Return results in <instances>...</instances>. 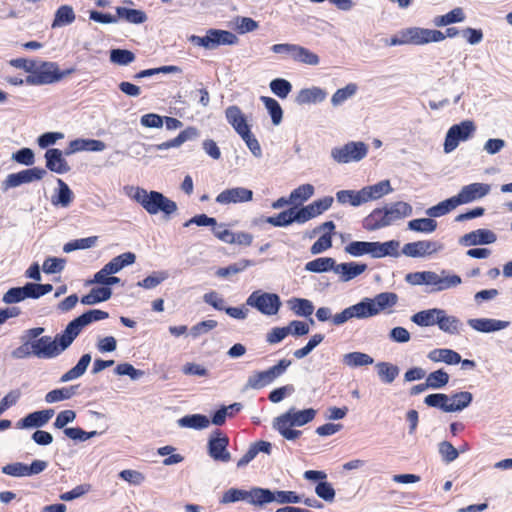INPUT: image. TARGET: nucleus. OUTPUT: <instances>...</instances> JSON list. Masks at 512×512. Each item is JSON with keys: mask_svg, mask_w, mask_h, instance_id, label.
<instances>
[{"mask_svg": "<svg viewBox=\"0 0 512 512\" xmlns=\"http://www.w3.org/2000/svg\"><path fill=\"white\" fill-rule=\"evenodd\" d=\"M398 299L394 292H382L373 298L364 297L334 315L329 307H320L316 311V317L320 322L330 321L334 326H341L352 319L365 320L381 313H391Z\"/></svg>", "mask_w": 512, "mask_h": 512, "instance_id": "1", "label": "nucleus"}, {"mask_svg": "<svg viewBox=\"0 0 512 512\" xmlns=\"http://www.w3.org/2000/svg\"><path fill=\"white\" fill-rule=\"evenodd\" d=\"M125 193L150 215L162 213L166 219H170L178 210L175 201L158 191H148L138 186H127Z\"/></svg>", "mask_w": 512, "mask_h": 512, "instance_id": "2", "label": "nucleus"}, {"mask_svg": "<svg viewBox=\"0 0 512 512\" xmlns=\"http://www.w3.org/2000/svg\"><path fill=\"white\" fill-rule=\"evenodd\" d=\"M315 416L316 410L313 408L304 410H296L295 408H291L287 412L274 419L273 427L286 440H296L302 432L293 429V427L304 426L305 424L311 422Z\"/></svg>", "mask_w": 512, "mask_h": 512, "instance_id": "3", "label": "nucleus"}, {"mask_svg": "<svg viewBox=\"0 0 512 512\" xmlns=\"http://www.w3.org/2000/svg\"><path fill=\"white\" fill-rule=\"evenodd\" d=\"M73 340L65 329L54 338L51 336H42L31 342L32 352L39 359H54L61 355L71 344Z\"/></svg>", "mask_w": 512, "mask_h": 512, "instance_id": "4", "label": "nucleus"}, {"mask_svg": "<svg viewBox=\"0 0 512 512\" xmlns=\"http://www.w3.org/2000/svg\"><path fill=\"white\" fill-rule=\"evenodd\" d=\"M412 213V206L403 201L392 203L383 209H375L369 216V219L374 220V223L368 229L377 230L390 226L398 220L411 216Z\"/></svg>", "mask_w": 512, "mask_h": 512, "instance_id": "5", "label": "nucleus"}, {"mask_svg": "<svg viewBox=\"0 0 512 512\" xmlns=\"http://www.w3.org/2000/svg\"><path fill=\"white\" fill-rule=\"evenodd\" d=\"M74 71V68L60 71L58 64L55 62H36L33 74L28 75L25 78V82L32 86L48 85L59 82L64 77L74 73Z\"/></svg>", "mask_w": 512, "mask_h": 512, "instance_id": "6", "label": "nucleus"}, {"mask_svg": "<svg viewBox=\"0 0 512 512\" xmlns=\"http://www.w3.org/2000/svg\"><path fill=\"white\" fill-rule=\"evenodd\" d=\"M188 40L206 50H215L219 46H233L239 42L238 37L231 31L221 29H208L205 36L191 35Z\"/></svg>", "mask_w": 512, "mask_h": 512, "instance_id": "7", "label": "nucleus"}, {"mask_svg": "<svg viewBox=\"0 0 512 512\" xmlns=\"http://www.w3.org/2000/svg\"><path fill=\"white\" fill-rule=\"evenodd\" d=\"M476 132V125L471 120H464L458 124L452 125L446 132L443 151L450 154L457 149L461 142L471 139Z\"/></svg>", "mask_w": 512, "mask_h": 512, "instance_id": "8", "label": "nucleus"}, {"mask_svg": "<svg viewBox=\"0 0 512 512\" xmlns=\"http://www.w3.org/2000/svg\"><path fill=\"white\" fill-rule=\"evenodd\" d=\"M368 154V145L362 141H350L331 149L330 156L338 164L359 162Z\"/></svg>", "mask_w": 512, "mask_h": 512, "instance_id": "9", "label": "nucleus"}, {"mask_svg": "<svg viewBox=\"0 0 512 512\" xmlns=\"http://www.w3.org/2000/svg\"><path fill=\"white\" fill-rule=\"evenodd\" d=\"M290 365V360L282 359L278 362V364L270 367L265 371L253 373L248 377L245 388L258 390L269 385L276 378L281 376Z\"/></svg>", "mask_w": 512, "mask_h": 512, "instance_id": "10", "label": "nucleus"}, {"mask_svg": "<svg viewBox=\"0 0 512 512\" xmlns=\"http://www.w3.org/2000/svg\"><path fill=\"white\" fill-rule=\"evenodd\" d=\"M246 304L267 316L277 314L281 307V301L277 294L261 290L252 292L247 298Z\"/></svg>", "mask_w": 512, "mask_h": 512, "instance_id": "11", "label": "nucleus"}, {"mask_svg": "<svg viewBox=\"0 0 512 512\" xmlns=\"http://www.w3.org/2000/svg\"><path fill=\"white\" fill-rule=\"evenodd\" d=\"M443 248V244L437 241L420 240L405 244L401 253L407 257L424 258L438 253Z\"/></svg>", "mask_w": 512, "mask_h": 512, "instance_id": "12", "label": "nucleus"}, {"mask_svg": "<svg viewBox=\"0 0 512 512\" xmlns=\"http://www.w3.org/2000/svg\"><path fill=\"white\" fill-rule=\"evenodd\" d=\"M109 317V314L105 311L93 309L89 310L79 317L72 320L67 326L66 330L74 341L80 334L81 330L92 322L104 320Z\"/></svg>", "mask_w": 512, "mask_h": 512, "instance_id": "13", "label": "nucleus"}, {"mask_svg": "<svg viewBox=\"0 0 512 512\" xmlns=\"http://www.w3.org/2000/svg\"><path fill=\"white\" fill-rule=\"evenodd\" d=\"M238 501H245L251 506L258 508L259 487H252L249 490L230 488L224 492L220 500L222 504L235 503Z\"/></svg>", "mask_w": 512, "mask_h": 512, "instance_id": "14", "label": "nucleus"}, {"mask_svg": "<svg viewBox=\"0 0 512 512\" xmlns=\"http://www.w3.org/2000/svg\"><path fill=\"white\" fill-rule=\"evenodd\" d=\"M491 186L486 183H471L461 188L460 192L455 195L459 205L471 203L477 199H481L488 195Z\"/></svg>", "mask_w": 512, "mask_h": 512, "instance_id": "15", "label": "nucleus"}, {"mask_svg": "<svg viewBox=\"0 0 512 512\" xmlns=\"http://www.w3.org/2000/svg\"><path fill=\"white\" fill-rule=\"evenodd\" d=\"M46 171L42 168L34 167L22 170L18 173L9 174L4 182L5 188H15L22 184L31 183L44 177Z\"/></svg>", "mask_w": 512, "mask_h": 512, "instance_id": "16", "label": "nucleus"}, {"mask_svg": "<svg viewBox=\"0 0 512 512\" xmlns=\"http://www.w3.org/2000/svg\"><path fill=\"white\" fill-rule=\"evenodd\" d=\"M229 439L227 436L217 433L216 436L210 437L208 441V454L218 462L227 463L231 460V454L227 450Z\"/></svg>", "mask_w": 512, "mask_h": 512, "instance_id": "17", "label": "nucleus"}, {"mask_svg": "<svg viewBox=\"0 0 512 512\" xmlns=\"http://www.w3.org/2000/svg\"><path fill=\"white\" fill-rule=\"evenodd\" d=\"M253 199V191L244 187H234L223 190L216 197L221 205L249 202Z\"/></svg>", "mask_w": 512, "mask_h": 512, "instance_id": "18", "label": "nucleus"}, {"mask_svg": "<svg viewBox=\"0 0 512 512\" xmlns=\"http://www.w3.org/2000/svg\"><path fill=\"white\" fill-rule=\"evenodd\" d=\"M467 324L471 329L480 333H494L510 326L509 321L494 318H470Z\"/></svg>", "mask_w": 512, "mask_h": 512, "instance_id": "19", "label": "nucleus"}, {"mask_svg": "<svg viewBox=\"0 0 512 512\" xmlns=\"http://www.w3.org/2000/svg\"><path fill=\"white\" fill-rule=\"evenodd\" d=\"M497 235L489 229H477L464 234L459 239V243L463 246L488 245L496 242Z\"/></svg>", "mask_w": 512, "mask_h": 512, "instance_id": "20", "label": "nucleus"}, {"mask_svg": "<svg viewBox=\"0 0 512 512\" xmlns=\"http://www.w3.org/2000/svg\"><path fill=\"white\" fill-rule=\"evenodd\" d=\"M53 415V409L35 411L20 419L17 422L16 427L18 429L40 428L45 426Z\"/></svg>", "mask_w": 512, "mask_h": 512, "instance_id": "21", "label": "nucleus"}, {"mask_svg": "<svg viewBox=\"0 0 512 512\" xmlns=\"http://www.w3.org/2000/svg\"><path fill=\"white\" fill-rule=\"evenodd\" d=\"M437 326L440 331L452 336L460 335L464 330L463 322L458 317L449 315L444 309L440 313Z\"/></svg>", "mask_w": 512, "mask_h": 512, "instance_id": "22", "label": "nucleus"}, {"mask_svg": "<svg viewBox=\"0 0 512 512\" xmlns=\"http://www.w3.org/2000/svg\"><path fill=\"white\" fill-rule=\"evenodd\" d=\"M327 97V92L318 86L301 89L296 97L295 102L298 105H311L323 102Z\"/></svg>", "mask_w": 512, "mask_h": 512, "instance_id": "23", "label": "nucleus"}, {"mask_svg": "<svg viewBox=\"0 0 512 512\" xmlns=\"http://www.w3.org/2000/svg\"><path fill=\"white\" fill-rule=\"evenodd\" d=\"M106 149V144L103 141L95 139L78 138L69 143L66 155H71L81 151L101 152Z\"/></svg>", "mask_w": 512, "mask_h": 512, "instance_id": "24", "label": "nucleus"}, {"mask_svg": "<svg viewBox=\"0 0 512 512\" xmlns=\"http://www.w3.org/2000/svg\"><path fill=\"white\" fill-rule=\"evenodd\" d=\"M367 265L364 263L348 262L336 264L334 273L337 274L342 282H348L364 273Z\"/></svg>", "mask_w": 512, "mask_h": 512, "instance_id": "25", "label": "nucleus"}, {"mask_svg": "<svg viewBox=\"0 0 512 512\" xmlns=\"http://www.w3.org/2000/svg\"><path fill=\"white\" fill-rule=\"evenodd\" d=\"M45 159L46 167L52 172L65 174L70 170V166L63 158V153L59 149H48L45 153Z\"/></svg>", "mask_w": 512, "mask_h": 512, "instance_id": "26", "label": "nucleus"}, {"mask_svg": "<svg viewBox=\"0 0 512 512\" xmlns=\"http://www.w3.org/2000/svg\"><path fill=\"white\" fill-rule=\"evenodd\" d=\"M225 115L228 123L240 136L249 132L250 127L247 119L238 106H229L225 111Z\"/></svg>", "mask_w": 512, "mask_h": 512, "instance_id": "27", "label": "nucleus"}, {"mask_svg": "<svg viewBox=\"0 0 512 512\" xmlns=\"http://www.w3.org/2000/svg\"><path fill=\"white\" fill-rule=\"evenodd\" d=\"M393 192V188L389 180H382L376 184L365 186L362 188V194L365 203L382 198Z\"/></svg>", "mask_w": 512, "mask_h": 512, "instance_id": "28", "label": "nucleus"}, {"mask_svg": "<svg viewBox=\"0 0 512 512\" xmlns=\"http://www.w3.org/2000/svg\"><path fill=\"white\" fill-rule=\"evenodd\" d=\"M427 358L434 362H443L448 365H456L461 362V356L458 352L448 348H436L427 354Z\"/></svg>", "mask_w": 512, "mask_h": 512, "instance_id": "29", "label": "nucleus"}, {"mask_svg": "<svg viewBox=\"0 0 512 512\" xmlns=\"http://www.w3.org/2000/svg\"><path fill=\"white\" fill-rule=\"evenodd\" d=\"M344 251L353 257L369 255L376 258V242L352 241L345 246Z\"/></svg>", "mask_w": 512, "mask_h": 512, "instance_id": "30", "label": "nucleus"}, {"mask_svg": "<svg viewBox=\"0 0 512 512\" xmlns=\"http://www.w3.org/2000/svg\"><path fill=\"white\" fill-rule=\"evenodd\" d=\"M442 309L431 308L419 311L411 316V321L420 327H429L438 324V319Z\"/></svg>", "mask_w": 512, "mask_h": 512, "instance_id": "31", "label": "nucleus"}, {"mask_svg": "<svg viewBox=\"0 0 512 512\" xmlns=\"http://www.w3.org/2000/svg\"><path fill=\"white\" fill-rule=\"evenodd\" d=\"M271 503L285 506V490H271L259 487L258 508H264Z\"/></svg>", "mask_w": 512, "mask_h": 512, "instance_id": "32", "label": "nucleus"}, {"mask_svg": "<svg viewBox=\"0 0 512 512\" xmlns=\"http://www.w3.org/2000/svg\"><path fill=\"white\" fill-rule=\"evenodd\" d=\"M136 255L132 252H125L114 257L110 262L104 266L107 268L108 273L114 275L120 272L123 268L135 263Z\"/></svg>", "mask_w": 512, "mask_h": 512, "instance_id": "33", "label": "nucleus"}, {"mask_svg": "<svg viewBox=\"0 0 512 512\" xmlns=\"http://www.w3.org/2000/svg\"><path fill=\"white\" fill-rule=\"evenodd\" d=\"M91 362V355L90 354H84L79 359L78 363L68 370L66 373H64L61 378L60 382L66 383L75 379L80 378L87 370L89 364Z\"/></svg>", "mask_w": 512, "mask_h": 512, "instance_id": "34", "label": "nucleus"}, {"mask_svg": "<svg viewBox=\"0 0 512 512\" xmlns=\"http://www.w3.org/2000/svg\"><path fill=\"white\" fill-rule=\"evenodd\" d=\"M76 19V15L74 9L70 5H62L60 6L54 16V20L52 22L51 27L53 29L64 27L72 24Z\"/></svg>", "mask_w": 512, "mask_h": 512, "instance_id": "35", "label": "nucleus"}, {"mask_svg": "<svg viewBox=\"0 0 512 512\" xmlns=\"http://www.w3.org/2000/svg\"><path fill=\"white\" fill-rule=\"evenodd\" d=\"M459 203L455 196L439 202L438 204L426 209L425 213L428 217L437 218L444 216L457 208Z\"/></svg>", "mask_w": 512, "mask_h": 512, "instance_id": "36", "label": "nucleus"}, {"mask_svg": "<svg viewBox=\"0 0 512 512\" xmlns=\"http://www.w3.org/2000/svg\"><path fill=\"white\" fill-rule=\"evenodd\" d=\"M177 424L181 428H190L195 430H202L209 426L210 420L208 417L201 414L186 415L178 419Z\"/></svg>", "mask_w": 512, "mask_h": 512, "instance_id": "37", "label": "nucleus"}, {"mask_svg": "<svg viewBox=\"0 0 512 512\" xmlns=\"http://www.w3.org/2000/svg\"><path fill=\"white\" fill-rule=\"evenodd\" d=\"M342 362L344 365L350 368H357L362 366H368L373 364V358L363 352H350L346 353L342 357Z\"/></svg>", "mask_w": 512, "mask_h": 512, "instance_id": "38", "label": "nucleus"}, {"mask_svg": "<svg viewBox=\"0 0 512 512\" xmlns=\"http://www.w3.org/2000/svg\"><path fill=\"white\" fill-rule=\"evenodd\" d=\"M292 60L310 66H317L320 63V58L316 53L297 44L295 45Z\"/></svg>", "mask_w": 512, "mask_h": 512, "instance_id": "39", "label": "nucleus"}, {"mask_svg": "<svg viewBox=\"0 0 512 512\" xmlns=\"http://www.w3.org/2000/svg\"><path fill=\"white\" fill-rule=\"evenodd\" d=\"M400 241L389 240L386 242H376V258L393 257L398 258L401 254Z\"/></svg>", "mask_w": 512, "mask_h": 512, "instance_id": "40", "label": "nucleus"}, {"mask_svg": "<svg viewBox=\"0 0 512 512\" xmlns=\"http://www.w3.org/2000/svg\"><path fill=\"white\" fill-rule=\"evenodd\" d=\"M111 296L112 290L109 287L93 288L87 295L81 298V303L84 305H94L109 300Z\"/></svg>", "mask_w": 512, "mask_h": 512, "instance_id": "41", "label": "nucleus"}, {"mask_svg": "<svg viewBox=\"0 0 512 512\" xmlns=\"http://www.w3.org/2000/svg\"><path fill=\"white\" fill-rule=\"evenodd\" d=\"M59 191L57 195H53L51 203L54 206L68 207L73 199V192L69 186L62 180H57Z\"/></svg>", "mask_w": 512, "mask_h": 512, "instance_id": "42", "label": "nucleus"}, {"mask_svg": "<svg viewBox=\"0 0 512 512\" xmlns=\"http://www.w3.org/2000/svg\"><path fill=\"white\" fill-rule=\"evenodd\" d=\"M230 27L236 30L239 34H246L249 32H253L258 29L259 24L257 21L250 17L244 16H236L234 17L230 23Z\"/></svg>", "mask_w": 512, "mask_h": 512, "instance_id": "43", "label": "nucleus"}, {"mask_svg": "<svg viewBox=\"0 0 512 512\" xmlns=\"http://www.w3.org/2000/svg\"><path fill=\"white\" fill-rule=\"evenodd\" d=\"M336 267V262L331 257H320L314 259L310 262H307L305 265V270L313 273H323L332 270L334 272V268Z\"/></svg>", "mask_w": 512, "mask_h": 512, "instance_id": "44", "label": "nucleus"}, {"mask_svg": "<svg viewBox=\"0 0 512 512\" xmlns=\"http://www.w3.org/2000/svg\"><path fill=\"white\" fill-rule=\"evenodd\" d=\"M448 412L462 411L468 407L473 399L472 393L468 391H462L449 397Z\"/></svg>", "mask_w": 512, "mask_h": 512, "instance_id": "45", "label": "nucleus"}, {"mask_svg": "<svg viewBox=\"0 0 512 512\" xmlns=\"http://www.w3.org/2000/svg\"><path fill=\"white\" fill-rule=\"evenodd\" d=\"M336 199L340 204H347L354 207H358L365 203L364 197L362 194V189L359 191L354 190H340L336 193Z\"/></svg>", "mask_w": 512, "mask_h": 512, "instance_id": "46", "label": "nucleus"}, {"mask_svg": "<svg viewBox=\"0 0 512 512\" xmlns=\"http://www.w3.org/2000/svg\"><path fill=\"white\" fill-rule=\"evenodd\" d=\"M408 229L420 233H433L437 229V222L431 217L410 220Z\"/></svg>", "mask_w": 512, "mask_h": 512, "instance_id": "47", "label": "nucleus"}, {"mask_svg": "<svg viewBox=\"0 0 512 512\" xmlns=\"http://www.w3.org/2000/svg\"><path fill=\"white\" fill-rule=\"evenodd\" d=\"M116 12L119 18L125 19L132 24H142L147 20V15L142 10L117 7Z\"/></svg>", "mask_w": 512, "mask_h": 512, "instance_id": "48", "label": "nucleus"}, {"mask_svg": "<svg viewBox=\"0 0 512 512\" xmlns=\"http://www.w3.org/2000/svg\"><path fill=\"white\" fill-rule=\"evenodd\" d=\"M440 278L438 284V293L458 287L462 284V279L459 275L451 273L445 269L440 270Z\"/></svg>", "mask_w": 512, "mask_h": 512, "instance_id": "49", "label": "nucleus"}, {"mask_svg": "<svg viewBox=\"0 0 512 512\" xmlns=\"http://www.w3.org/2000/svg\"><path fill=\"white\" fill-rule=\"evenodd\" d=\"M260 100L263 102L265 108L271 116L272 123L276 126L279 125L283 118V110L280 104L274 98L267 96H261Z\"/></svg>", "mask_w": 512, "mask_h": 512, "instance_id": "50", "label": "nucleus"}, {"mask_svg": "<svg viewBox=\"0 0 512 512\" xmlns=\"http://www.w3.org/2000/svg\"><path fill=\"white\" fill-rule=\"evenodd\" d=\"M254 265V263L251 260L242 259L236 263H233L227 267L218 268L215 272L216 276L220 278H227L232 275H236L242 271H244L246 268Z\"/></svg>", "mask_w": 512, "mask_h": 512, "instance_id": "51", "label": "nucleus"}, {"mask_svg": "<svg viewBox=\"0 0 512 512\" xmlns=\"http://www.w3.org/2000/svg\"><path fill=\"white\" fill-rule=\"evenodd\" d=\"M291 310L298 316L309 317L314 311L313 303L308 299L294 298L289 301Z\"/></svg>", "mask_w": 512, "mask_h": 512, "instance_id": "52", "label": "nucleus"}, {"mask_svg": "<svg viewBox=\"0 0 512 512\" xmlns=\"http://www.w3.org/2000/svg\"><path fill=\"white\" fill-rule=\"evenodd\" d=\"M379 378L385 383H392L399 374V368L388 362L376 364Z\"/></svg>", "mask_w": 512, "mask_h": 512, "instance_id": "53", "label": "nucleus"}, {"mask_svg": "<svg viewBox=\"0 0 512 512\" xmlns=\"http://www.w3.org/2000/svg\"><path fill=\"white\" fill-rule=\"evenodd\" d=\"M76 393V387H63L60 389H54L45 395V401L49 404L68 400Z\"/></svg>", "mask_w": 512, "mask_h": 512, "instance_id": "54", "label": "nucleus"}, {"mask_svg": "<svg viewBox=\"0 0 512 512\" xmlns=\"http://www.w3.org/2000/svg\"><path fill=\"white\" fill-rule=\"evenodd\" d=\"M357 85L350 83L343 88L338 89L331 98V103L334 107L342 105L346 100L355 95Z\"/></svg>", "mask_w": 512, "mask_h": 512, "instance_id": "55", "label": "nucleus"}, {"mask_svg": "<svg viewBox=\"0 0 512 512\" xmlns=\"http://www.w3.org/2000/svg\"><path fill=\"white\" fill-rule=\"evenodd\" d=\"M315 189L312 184H302L292 190L290 193V200L295 203H302L307 201L314 195Z\"/></svg>", "mask_w": 512, "mask_h": 512, "instance_id": "56", "label": "nucleus"}, {"mask_svg": "<svg viewBox=\"0 0 512 512\" xmlns=\"http://www.w3.org/2000/svg\"><path fill=\"white\" fill-rule=\"evenodd\" d=\"M269 87L272 93L281 99H285L292 91L291 83L283 78L273 79L270 82Z\"/></svg>", "mask_w": 512, "mask_h": 512, "instance_id": "57", "label": "nucleus"}, {"mask_svg": "<svg viewBox=\"0 0 512 512\" xmlns=\"http://www.w3.org/2000/svg\"><path fill=\"white\" fill-rule=\"evenodd\" d=\"M96 242H97V237L96 236L76 239V240H73V241H70V242L66 243L63 246V251L65 253H70V252L75 251V250L88 249V248L93 247L96 244Z\"/></svg>", "mask_w": 512, "mask_h": 512, "instance_id": "58", "label": "nucleus"}, {"mask_svg": "<svg viewBox=\"0 0 512 512\" xmlns=\"http://www.w3.org/2000/svg\"><path fill=\"white\" fill-rule=\"evenodd\" d=\"M427 385L432 389H440L449 382V375L443 369L431 372L427 378Z\"/></svg>", "mask_w": 512, "mask_h": 512, "instance_id": "59", "label": "nucleus"}, {"mask_svg": "<svg viewBox=\"0 0 512 512\" xmlns=\"http://www.w3.org/2000/svg\"><path fill=\"white\" fill-rule=\"evenodd\" d=\"M135 60V55L125 49H113L110 51V61L114 64L126 66Z\"/></svg>", "mask_w": 512, "mask_h": 512, "instance_id": "60", "label": "nucleus"}, {"mask_svg": "<svg viewBox=\"0 0 512 512\" xmlns=\"http://www.w3.org/2000/svg\"><path fill=\"white\" fill-rule=\"evenodd\" d=\"M449 396L442 393L430 394L425 397L424 403L430 407L440 408L444 412H448Z\"/></svg>", "mask_w": 512, "mask_h": 512, "instance_id": "61", "label": "nucleus"}, {"mask_svg": "<svg viewBox=\"0 0 512 512\" xmlns=\"http://www.w3.org/2000/svg\"><path fill=\"white\" fill-rule=\"evenodd\" d=\"M168 278L166 272H154L151 275L144 278L142 281L137 283V286L145 288V289H153L161 284L164 280Z\"/></svg>", "mask_w": 512, "mask_h": 512, "instance_id": "62", "label": "nucleus"}, {"mask_svg": "<svg viewBox=\"0 0 512 512\" xmlns=\"http://www.w3.org/2000/svg\"><path fill=\"white\" fill-rule=\"evenodd\" d=\"M217 324V321L211 319L201 321L190 328V335L194 339L199 338L216 328Z\"/></svg>", "mask_w": 512, "mask_h": 512, "instance_id": "63", "label": "nucleus"}, {"mask_svg": "<svg viewBox=\"0 0 512 512\" xmlns=\"http://www.w3.org/2000/svg\"><path fill=\"white\" fill-rule=\"evenodd\" d=\"M119 477L134 486H139L146 480V477L142 472L132 469L122 470L119 473Z\"/></svg>", "mask_w": 512, "mask_h": 512, "instance_id": "64", "label": "nucleus"}]
</instances>
